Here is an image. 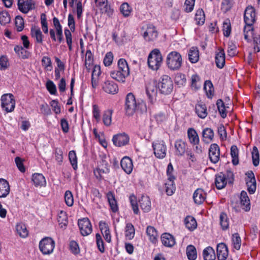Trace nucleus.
Here are the masks:
<instances>
[{
    "instance_id": "obj_1",
    "label": "nucleus",
    "mask_w": 260,
    "mask_h": 260,
    "mask_svg": "<svg viewBox=\"0 0 260 260\" xmlns=\"http://www.w3.org/2000/svg\"><path fill=\"white\" fill-rule=\"evenodd\" d=\"M244 20L245 23L244 28V38L248 40L253 36V24L256 20L255 9L252 6H249L246 7L244 15Z\"/></svg>"
},
{
    "instance_id": "obj_2",
    "label": "nucleus",
    "mask_w": 260,
    "mask_h": 260,
    "mask_svg": "<svg viewBox=\"0 0 260 260\" xmlns=\"http://www.w3.org/2000/svg\"><path fill=\"white\" fill-rule=\"evenodd\" d=\"M125 110L126 114L130 116L133 115L136 111L145 112L146 106L143 102L137 103L134 95L132 93H129L125 99Z\"/></svg>"
},
{
    "instance_id": "obj_3",
    "label": "nucleus",
    "mask_w": 260,
    "mask_h": 260,
    "mask_svg": "<svg viewBox=\"0 0 260 260\" xmlns=\"http://www.w3.org/2000/svg\"><path fill=\"white\" fill-rule=\"evenodd\" d=\"M182 57L180 53L174 51L170 52L168 54L166 63L168 68L170 70H179L182 66Z\"/></svg>"
},
{
    "instance_id": "obj_4",
    "label": "nucleus",
    "mask_w": 260,
    "mask_h": 260,
    "mask_svg": "<svg viewBox=\"0 0 260 260\" xmlns=\"http://www.w3.org/2000/svg\"><path fill=\"white\" fill-rule=\"evenodd\" d=\"M162 63V56L158 49L153 50L148 57V64L152 70H157Z\"/></svg>"
},
{
    "instance_id": "obj_5",
    "label": "nucleus",
    "mask_w": 260,
    "mask_h": 260,
    "mask_svg": "<svg viewBox=\"0 0 260 260\" xmlns=\"http://www.w3.org/2000/svg\"><path fill=\"white\" fill-rule=\"evenodd\" d=\"M158 88L162 94H170L173 89V83L171 78L168 75H164L158 82Z\"/></svg>"
},
{
    "instance_id": "obj_6",
    "label": "nucleus",
    "mask_w": 260,
    "mask_h": 260,
    "mask_svg": "<svg viewBox=\"0 0 260 260\" xmlns=\"http://www.w3.org/2000/svg\"><path fill=\"white\" fill-rule=\"evenodd\" d=\"M55 242L50 237L42 239L39 243V248L43 254H51L54 248Z\"/></svg>"
},
{
    "instance_id": "obj_7",
    "label": "nucleus",
    "mask_w": 260,
    "mask_h": 260,
    "mask_svg": "<svg viewBox=\"0 0 260 260\" xmlns=\"http://www.w3.org/2000/svg\"><path fill=\"white\" fill-rule=\"evenodd\" d=\"M2 107L7 112H12L15 107V101L12 94L7 93L2 96Z\"/></svg>"
},
{
    "instance_id": "obj_8",
    "label": "nucleus",
    "mask_w": 260,
    "mask_h": 260,
    "mask_svg": "<svg viewBox=\"0 0 260 260\" xmlns=\"http://www.w3.org/2000/svg\"><path fill=\"white\" fill-rule=\"evenodd\" d=\"M53 23L55 28L56 37L55 36V30L53 29H50L49 31L50 37L53 41H56L57 40L60 43L63 41L62 26L60 24L58 19L56 17L53 18Z\"/></svg>"
},
{
    "instance_id": "obj_9",
    "label": "nucleus",
    "mask_w": 260,
    "mask_h": 260,
    "mask_svg": "<svg viewBox=\"0 0 260 260\" xmlns=\"http://www.w3.org/2000/svg\"><path fill=\"white\" fill-rule=\"evenodd\" d=\"M155 156L158 158H163L166 155L167 146L163 140H157L152 143Z\"/></svg>"
},
{
    "instance_id": "obj_10",
    "label": "nucleus",
    "mask_w": 260,
    "mask_h": 260,
    "mask_svg": "<svg viewBox=\"0 0 260 260\" xmlns=\"http://www.w3.org/2000/svg\"><path fill=\"white\" fill-rule=\"evenodd\" d=\"M78 226L81 234L84 236L89 235L92 230L91 224L87 218H84L78 220Z\"/></svg>"
},
{
    "instance_id": "obj_11",
    "label": "nucleus",
    "mask_w": 260,
    "mask_h": 260,
    "mask_svg": "<svg viewBox=\"0 0 260 260\" xmlns=\"http://www.w3.org/2000/svg\"><path fill=\"white\" fill-rule=\"evenodd\" d=\"M129 141V138L125 133L115 135L112 138L114 145L118 147H122L127 145Z\"/></svg>"
},
{
    "instance_id": "obj_12",
    "label": "nucleus",
    "mask_w": 260,
    "mask_h": 260,
    "mask_svg": "<svg viewBox=\"0 0 260 260\" xmlns=\"http://www.w3.org/2000/svg\"><path fill=\"white\" fill-rule=\"evenodd\" d=\"M158 32L156 28L152 24H148L146 30L144 32L143 37L147 41H153L157 37Z\"/></svg>"
},
{
    "instance_id": "obj_13",
    "label": "nucleus",
    "mask_w": 260,
    "mask_h": 260,
    "mask_svg": "<svg viewBox=\"0 0 260 260\" xmlns=\"http://www.w3.org/2000/svg\"><path fill=\"white\" fill-rule=\"evenodd\" d=\"M17 5L18 9L25 14L35 8V3L32 0H18Z\"/></svg>"
},
{
    "instance_id": "obj_14",
    "label": "nucleus",
    "mask_w": 260,
    "mask_h": 260,
    "mask_svg": "<svg viewBox=\"0 0 260 260\" xmlns=\"http://www.w3.org/2000/svg\"><path fill=\"white\" fill-rule=\"evenodd\" d=\"M219 147L216 144H212L209 149V157L211 161L214 164L217 163L219 160Z\"/></svg>"
},
{
    "instance_id": "obj_15",
    "label": "nucleus",
    "mask_w": 260,
    "mask_h": 260,
    "mask_svg": "<svg viewBox=\"0 0 260 260\" xmlns=\"http://www.w3.org/2000/svg\"><path fill=\"white\" fill-rule=\"evenodd\" d=\"M97 6L100 8L102 13L111 17L113 14L114 10L108 4V0H95Z\"/></svg>"
},
{
    "instance_id": "obj_16",
    "label": "nucleus",
    "mask_w": 260,
    "mask_h": 260,
    "mask_svg": "<svg viewBox=\"0 0 260 260\" xmlns=\"http://www.w3.org/2000/svg\"><path fill=\"white\" fill-rule=\"evenodd\" d=\"M102 88L105 92L109 94H114L118 91V85L111 80H106L104 83Z\"/></svg>"
},
{
    "instance_id": "obj_17",
    "label": "nucleus",
    "mask_w": 260,
    "mask_h": 260,
    "mask_svg": "<svg viewBox=\"0 0 260 260\" xmlns=\"http://www.w3.org/2000/svg\"><path fill=\"white\" fill-rule=\"evenodd\" d=\"M217 257L218 260H225L229 252L226 245L223 243L218 244L216 248Z\"/></svg>"
},
{
    "instance_id": "obj_18",
    "label": "nucleus",
    "mask_w": 260,
    "mask_h": 260,
    "mask_svg": "<svg viewBox=\"0 0 260 260\" xmlns=\"http://www.w3.org/2000/svg\"><path fill=\"white\" fill-rule=\"evenodd\" d=\"M120 165L122 170L127 174H130L133 169L132 160L128 156H124L122 158Z\"/></svg>"
},
{
    "instance_id": "obj_19",
    "label": "nucleus",
    "mask_w": 260,
    "mask_h": 260,
    "mask_svg": "<svg viewBox=\"0 0 260 260\" xmlns=\"http://www.w3.org/2000/svg\"><path fill=\"white\" fill-rule=\"evenodd\" d=\"M227 184L226 175L220 172L215 175V184L218 189H221L225 187Z\"/></svg>"
},
{
    "instance_id": "obj_20",
    "label": "nucleus",
    "mask_w": 260,
    "mask_h": 260,
    "mask_svg": "<svg viewBox=\"0 0 260 260\" xmlns=\"http://www.w3.org/2000/svg\"><path fill=\"white\" fill-rule=\"evenodd\" d=\"M175 153L176 155H183L187 149L186 143L181 139L176 140L175 142Z\"/></svg>"
},
{
    "instance_id": "obj_21",
    "label": "nucleus",
    "mask_w": 260,
    "mask_h": 260,
    "mask_svg": "<svg viewBox=\"0 0 260 260\" xmlns=\"http://www.w3.org/2000/svg\"><path fill=\"white\" fill-rule=\"evenodd\" d=\"M240 207L245 211H248L250 209V200L245 191H242L240 195Z\"/></svg>"
},
{
    "instance_id": "obj_22",
    "label": "nucleus",
    "mask_w": 260,
    "mask_h": 260,
    "mask_svg": "<svg viewBox=\"0 0 260 260\" xmlns=\"http://www.w3.org/2000/svg\"><path fill=\"white\" fill-rule=\"evenodd\" d=\"M248 174V179L246 181L247 189L250 194H253L255 192L256 188V181L252 172Z\"/></svg>"
},
{
    "instance_id": "obj_23",
    "label": "nucleus",
    "mask_w": 260,
    "mask_h": 260,
    "mask_svg": "<svg viewBox=\"0 0 260 260\" xmlns=\"http://www.w3.org/2000/svg\"><path fill=\"white\" fill-rule=\"evenodd\" d=\"M139 205L144 212H148L151 208V203L148 196H142L139 200Z\"/></svg>"
},
{
    "instance_id": "obj_24",
    "label": "nucleus",
    "mask_w": 260,
    "mask_h": 260,
    "mask_svg": "<svg viewBox=\"0 0 260 260\" xmlns=\"http://www.w3.org/2000/svg\"><path fill=\"white\" fill-rule=\"evenodd\" d=\"M161 241L162 244L166 247H172L176 243L174 237L168 233H164L161 236Z\"/></svg>"
},
{
    "instance_id": "obj_25",
    "label": "nucleus",
    "mask_w": 260,
    "mask_h": 260,
    "mask_svg": "<svg viewBox=\"0 0 260 260\" xmlns=\"http://www.w3.org/2000/svg\"><path fill=\"white\" fill-rule=\"evenodd\" d=\"M215 55V63L217 68L222 69L225 64V53L223 49H218Z\"/></svg>"
},
{
    "instance_id": "obj_26",
    "label": "nucleus",
    "mask_w": 260,
    "mask_h": 260,
    "mask_svg": "<svg viewBox=\"0 0 260 260\" xmlns=\"http://www.w3.org/2000/svg\"><path fill=\"white\" fill-rule=\"evenodd\" d=\"M31 180L36 187L45 186L46 181L44 176L40 173H35L32 174Z\"/></svg>"
},
{
    "instance_id": "obj_27",
    "label": "nucleus",
    "mask_w": 260,
    "mask_h": 260,
    "mask_svg": "<svg viewBox=\"0 0 260 260\" xmlns=\"http://www.w3.org/2000/svg\"><path fill=\"white\" fill-rule=\"evenodd\" d=\"M189 142L191 145L200 143V139L197 131L193 128H189L187 131Z\"/></svg>"
},
{
    "instance_id": "obj_28",
    "label": "nucleus",
    "mask_w": 260,
    "mask_h": 260,
    "mask_svg": "<svg viewBox=\"0 0 260 260\" xmlns=\"http://www.w3.org/2000/svg\"><path fill=\"white\" fill-rule=\"evenodd\" d=\"M10 192L8 182L4 179H0V198H5Z\"/></svg>"
},
{
    "instance_id": "obj_29",
    "label": "nucleus",
    "mask_w": 260,
    "mask_h": 260,
    "mask_svg": "<svg viewBox=\"0 0 260 260\" xmlns=\"http://www.w3.org/2000/svg\"><path fill=\"white\" fill-rule=\"evenodd\" d=\"M206 194L203 189H197L193 194V198L195 203L197 204H202L205 199Z\"/></svg>"
},
{
    "instance_id": "obj_30",
    "label": "nucleus",
    "mask_w": 260,
    "mask_h": 260,
    "mask_svg": "<svg viewBox=\"0 0 260 260\" xmlns=\"http://www.w3.org/2000/svg\"><path fill=\"white\" fill-rule=\"evenodd\" d=\"M31 37L36 39L37 43L42 44L43 41V35L38 27H32L31 28Z\"/></svg>"
},
{
    "instance_id": "obj_31",
    "label": "nucleus",
    "mask_w": 260,
    "mask_h": 260,
    "mask_svg": "<svg viewBox=\"0 0 260 260\" xmlns=\"http://www.w3.org/2000/svg\"><path fill=\"white\" fill-rule=\"evenodd\" d=\"M107 197L110 208L112 212L114 213L117 212L118 210V207L113 193L111 191L108 192L107 194Z\"/></svg>"
},
{
    "instance_id": "obj_32",
    "label": "nucleus",
    "mask_w": 260,
    "mask_h": 260,
    "mask_svg": "<svg viewBox=\"0 0 260 260\" xmlns=\"http://www.w3.org/2000/svg\"><path fill=\"white\" fill-rule=\"evenodd\" d=\"M110 76L113 79L121 82H125V79L128 76L122 73L121 71L118 69L117 71H112L110 72Z\"/></svg>"
},
{
    "instance_id": "obj_33",
    "label": "nucleus",
    "mask_w": 260,
    "mask_h": 260,
    "mask_svg": "<svg viewBox=\"0 0 260 260\" xmlns=\"http://www.w3.org/2000/svg\"><path fill=\"white\" fill-rule=\"evenodd\" d=\"M204 260H215L216 255L214 249L208 246L205 248L203 252Z\"/></svg>"
},
{
    "instance_id": "obj_34",
    "label": "nucleus",
    "mask_w": 260,
    "mask_h": 260,
    "mask_svg": "<svg viewBox=\"0 0 260 260\" xmlns=\"http://www.w3.org/2000/svg\"><path fill=\"white\" fill-rule=\"evenodd\" d=\"M25 49L22 46L16 45L14 47V50L20 58L24 59L28 58L30 56L29 52Z\"/></svg>"
},
{
    "instance_id": "obj_35",
    "label": "nucleus",
    "mask_w": 260,
    "mask_h": 260,
    "mask_svg": "<svg viewBox=\"0 0 260 260\" xmlns=\"http://www.w3.org/2000/svg\"><path fill=\"white\" fill-rule=\"evenodd\" d=\"M146 233L149 240L152 243H155L157 240L158 234L156 229L152 226H148L146 229Z\"/></svg>"
},
{
    "instance_id": "obj_36",
    "label": "nucleus",
    "mask_w": 260,
    "mask_h": 260,
    "mask_svg": "<svg viewBox=\"0 0 260 260\" xmlns=\"http://www.w3.org/2000/svg\"><path fill=\"white\" fill-rule=\"evenodd\" d=\"M184 223L186 228L190 231H193L197 227L195 218L191 216H188L185 218Z\"/></svg>"
},
{
    "instance_id": "obj_37",
    "label": "nucleus",
    "mask_w": 260,
    "mask_h": 260,
    "mask_svg": "<svg viewBox=\"0 0 260 260\" xmlns=\"http://www.w3.org/2000/svg\"><path fill=\"white\" fill-rule=\"evenodd\" d=\"M118 69L121 71L122 73L126 74L127 76L129 75V68L126 60L124 58H120L118 60Z\"/></svg>"
},
{
    "instance_id": "obj_38",
    "label": "nucleus",
    "mask_w": 260,
    "mask_h": 260,
    "mask_svg": "<svg viewBox=\"0 0 260 260\" xmlns=\"http://www.w3.org/2000/svg\"><path fill=\"white\" fill-rule=\"evenodd\" d=\"M199 59V50L196 47H191L188 52V59L191 63H196Z\"/></svg>"
},
{
    "instance_id": "obj_39",
    "label": "nucleus",
    "mask_w": 260,
    "mask_h": 260,
    "mask_svg": "<svg viewBox=\"0 0 260 260\" xmlns=\"http://www.w3.org/2000/svg\"><path fill=\"white\" fill-rule=\"evenodd\" d=\"M196 112L199 117L204 119L207 116V110L205 104H199L196 106Z\"/></svg>"
},
{
    "instance_id": "obj_40",
    "label": "nucleus",
    "mask_w": 260,
    "mask_h": 260,
    "mask_svg": "<svg viewBox=\"0 0 260 260\" xmlns=\"http://www.w3.org/2000/svg\"><path fill=\"white\" fill-rule=\"evenodd\" d=\"M57 221L61 228H65L68 223V216L66 213L60 211L58 214Z\"/></svg>"
},
{
    "instance_id": "obj_41",
    "label": "nucleus",
    "mask_w": 260,
    "mask_h": 260,
    "mask_svg": "<svg viewBox=\"0 0 260 260\" xmlns=\"http://www.w3.org/2000/svg\"><path fill=\"white\" fill-rule=\"evenodd\" d=\"M135 230L134 225L131 223H127L125 228V236L128 240L134 238Z\"/></svg>"
},
{
    "instance_id": "obj_42",
    "label": "nucleus",
    "mask_w": 260,
    "mask_h": 260,
    "mask_svg": "<svg viewBox=\"0 0 260 260\" xmlns=\"http://www.w3.org/2000/svg\"><path fill=\"white\" fill-rule=\"evenodd\" d=\"M165 192L168 196H172L176 190L175 185L174 183V180L168 179L165 184Z\"/></svg>"
},
{
    "instance_id": "obj_43",
    "label": "nucleus",
    "mask_w": 260,
    "mask_h": 260,
    "mask_svg": "<svg viewBox=\"0 0 260 260\" xmlns=\"http://www.w3.org/2000/svg\"><path fill=\"white\" fill-rule=\"evenodd\" d=\"M201 78L197 74H193L191 77V87L192 89L198 90L201 86Z\"/></svg>"
},
{
    "instance_id": "obj_44",
    "label": "nucleus",
    "mask_w": 260,
    "mask_h": 260,
    "mask_svg": "<svg viewBox=\"0 0 260 260\" xmlns=\"http://www.w3.org/2000/svg\"><path fill=\"white\" fill-rule=\"evenodd\" d=\"M16 229L18 234L22 238H25L28 235V231L26 225L22 223L17 224Z\"/></svg>"
},
{
    "instance_id": "obj_45",
    "label": "nucleus",
    "mask_w": 260,
    "mask_h": 260,
    "mask_svg": "<svg viewBox=\"0 0 260 260\" xmlns=\"http://www.w3.org/2000/svg\"><path fill=\"white\" fill-rule=\"evenodd\" d=\"M186 255L189 260H196L197 257V250L195 247L189 245L186 247Z\"/></svg>"
},
{
    "instance_id": "obj_46",
    "label": "nucleus",
    "mask_w": 260,
    "mask_h": 260,
    "mask_svg": "<svg viewBox=\"0 0 260 260\" xmlns=\"http://www.w3.org/2000/svg\"><path fill=\"white\" fill-rule=\"evenodd\" d=\"M109 169L107 164L103 165L102 166H99L96 170L94 171V174L97 178H100L102 174L109 173Z\"/></svg>"
},
{
    "instance_id": "obj_47",
    "label": "nucleus",
    "mask_w": 260,
    "mask_h": 260,
    "mask_svg": "<svg viewBox=\"0 0 260 260\" xmlns=\"http://www.w3.org/2000/svg\"><path fill=\"white\" fill-rule=\"evenodd\" d=\"M202 136L204 141H211L214 137L213 131L210 128H206L202 132Z\"/></svg>"
},
{
    "instance_id": "obj_48",
    "label": "nucleus",
    "mask_w": 260,
    "mask_h": 260,
    "mask_svg": "<svg viewBox=\"0 0 260 260\" xmlns=\"http://www.w3.org/2000/svg\"><path fill=\"white\" fill-rule=\"evenodd\" d=\"M238 153L239 150L237 147L233 145L231 148V155L232 157V163L235 166L239 164Z\"/></svg>"
},
{
    "instance_id": "obj_49",
    "label": "nucleus",
    "mask_w": 260,
    "mask_h": 260,
    "mask_svg": "<svg viewBox=\"0 0 260 260\" xmlns=\"http://www.w3.org/2000/svg\"><path fill=\"white\" fill-rule=\"evenodd\" d=\"M120 11L124 17H127L130 16L132 8L128 3H124L120 6Z\"/></svg>"
},
{
    "instance_id": "obj_50",
    "label": "nucleus",
    "mask_w": 260,
    "mask_h": 260,
    "mask_svg": "<svg viewBox=\"0 0 260 260\" xmlns=\"http://www.w3.org/2000/svg\"><path fill=\"white\" fill-rule=\"evenodd\" d=\"M174 81L179 86H183L186 82L185 75L181 73H177L175 75Z\"/></svg>"
},
{
    "instance_id": "obj_51",
    "label": "nucleus",
    "mask_w": 260,
    "mask_h": 260,
    "mask_svg": "<svg viewBox=\"0 0 260 260\" xmlns=\"http://www.w3.org/2000/svg\"><path fill=\"white\" fill-rule=\"evenodd\" d=\"M205 17L204 12L202 9H198L195 15V20L198 25H203L204 23Z\"/></svg>"
},
{
    "instance_id": "obj_52",
    "label": "nucleus",
    "mask_w": 260,
    "mask_h": 260,
    "mask_svg": "<svg viewBox=\"0 0 260 260\" xmlns=\"http://www.w3.org/2000/svg\"><path fill=\"white\" fill-rule=\"evenodd\" d=\"M112 111L108 110L105 112L103 116V121L106 126H110L112 121Z\"/></svg>"
},
{
    "instance_id": "obj_53",
    "label": "nucleus",
    "mask_w": 260,
    "mask_h": 260,
    "mask_svg": "<svg viewBox=\"0 0 260 260\" xmlns=\"http://www.w3.org/2000/svg\"><path fill=\"white\" fill-rule=\"evenodd\" d=\"M220 223L223 230H226L229 226V221L227 215L224 213H221L220 215Z\"/></svg>"
},
{
    "instance_id": "obj_54",
    "label": "nucleus",
    "mask_w": 260,
    "mask_h": 260,
    "mask_svg": "<svg viewBox=\"0 0 260 260\" xmlns=\"http://www.w3.org/2000/svg\"><path fill=\"white\" fill-rule=\"evenodd\" d=\"M69 158L73 169L76 170L78 168L77 158L75 151H70L69 153Z\"/></svg>"
},
{
    "instance_id": "obj_55",
    "label": "nucleus",
    "mask_w": 260,
    "mask_h": 260,
    "mask_svg": "<svg viewBox=\"0 0 260 260\" xmlns=\"http://www.w3.org/2000/svg\"><path fill=\"white\" fill-rule=\"evenodd\" d=\"M252 162L255 167L257 166L259 163V155L258 149L256 147L254 146L251 153Z\"/></svg>"
},
{
    "instance_id": "obj_56",
    "label": "nucleus",
    "mask_w": 260,
    "mask_h": 260,
    "mask_svg": "<svg viewBox=\"0 0 260 260\" xmlns=\"http://www.w3.org/2000/svg\"><path fill=\"white\" fill-rule=\"evenodd\" d=\"M129 200L134 213L136 214H138L139 213V209L136 197L133 194L131 195L129 197Z\"/></svg>"
},
{
    "instance_id": "obj_57",
    "label": "nucleus",
    "mask_w": 260,
    "mask_h": 260,
    "mask_svg": "<svg viewBox=\"0 0 260 260\" xmlns=\"http://www.w3.org/2000/svg\"><path fill=\"white\" fill-rule=\"evenodd\" d=\"M216 105L220 116L222 118H225L226 116V112L223 102L221 100L219 99L217 101Z\"/></svg>"
},
{
    "instance_id": "obj_58",
    "label": "nucleus",
    "mask_w": 260,
    "mask_h": 260,
    "mask_svg": "<svg viewBox=\"0 0 260 260\" xmlns=\"http://www.w3.org/2000/svg\"><path fill=\"white\" fill-rule=\"evenodd\" d=\"M64 198L65 203L67 206L72 207L73 205L74 198L71 191L70 190L66 191L64 193Z\"/></svg>"
},
{
    "instance_id": "obj_59",
    "label": "nucleus",
    "mask_w": 260,
    "mask_h": 260,
    "mask_svg": "<svg viewBox=\"0 0 260 260\" xmlns=\"http://www.w3.org/2000/svg\"><path fill=\"white\" fill-rule=\"evenodd\" d=\"M232 243L234 248L236 250H239L241 247V240L239 235L235 233L233 235Z\"/></svg>"
},
{
    "instance_id": "obj_60",
    "label": "nucleus",
    "mask_w": 260,
    "mask_h": 260,
    "mask_svg": "<svg viewBox=\"0 0 260 260\" xmlns=\"http://www.w3.org/2000/svg\"><path fill=\"white\" fill-rule=\"evenodd\" d=\"M11 21L9 14L7 11H2L0 13V23L2 25H6Z\"/></svg>"
},
{
    "instance_id": "obj_61",
    "label": "nucleus",
    "mask_w": 260,
    "mask_h": 260,
    "mask_svg": "<svg viewBox=\"0 0 260 260\" xmlns=\"http://www.w3.org/2000/svg\"><path fill=\"white\" fill-rule=\"evenodd\" d=\"M93 62V55L90 50H87L85 54V66L87 69H89Z\"/></svg>"
},
{
    "instance_id": "obj_62",
    "label": "nucleus",
    "mask_w": 260,
    "mask_h": 260,
    "mask_svg": "<svg viewBox=\"0 0 260 260\" xmlns=\"http://www.w3.org/2000/svg\"><path fill=\"white\" fill-rule=\"evenodd\" d=\"M64 31V35L66 37L67 44L69 47V49L70 51H72V34L71 32V31L67 28L65 29Z\"/></svg>"
},
{
    "instance_id": "obj_63",
    "label": "nucleus",
    "mask_w": 260,
    "mask_h": 260,
    "mask_svg": "<svg viewBox=\"0 0 260 260\" xmlns=\"http://www.w3.org/2000/svg\"><path fill=\"white\" fill-rule=\"evenodd\" d=\"M204 90L206 91L208 96L213 95V86L210 80H207L204 83Z\"/></svg>"
},
{
    "instance_id": "obj_64",
    "label": "nucleus",
    "mask_w": 260,
    "mask_h": 260,
    "mask_svg": "<svg viewBox=\"0 0 260 260\" xmlns=\"http://www.w3.org/2000/svg\"><path fill=\"white\" fill-rule=\"evenodd\" d=\"M9 62L8 58L6 56L3 55L0 57V70H5L8 68Z\"/></svg>"
}]
</instances>
